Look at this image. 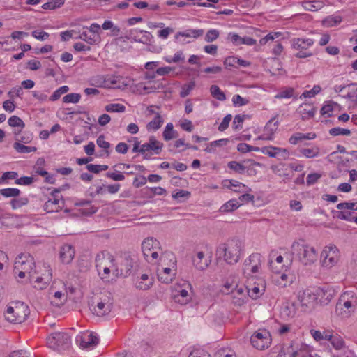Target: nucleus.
<instances>
[{
	"label": "nucleus",
	"mask_w": 357,
	"mask_h": 357,
	"mask_svg": "<svg viewBox=\"0 0 357 357\" xmlns=\"http://www.w3.org/2000/svg\"><path fill=\"white\" fill-rule=\"evenodd\" d=\"M291 252L296 255L298 261L303 266H311L318 258L317 250L303 239L294 242L291 245Z\"/></svg>",
	"instance_id": "1"
},
{
	"label": "nucleus",
	"mask_w": 357,
	"mask_h": 357,
	"mask_svg": "<svg viewBox=\"0 0 357 357\" xmlns=\"http://www.w3.org/2000/svg\"><path fill=\"white\" fill-rule=\"evenodd\" d=\"M113 303L114 301L112 294L105 291L91 298L89 303V308L93 314L98 317H105L111 312Z\"/></svg>",
	"instance_id": "2"
},
{
	"label": "nucleus",
	"mask_w": 357,
	"mask_h": 357,
	"mask_svg": "<svg viewBox=\"0 0 357 357\" xmlns=\"http://www.w3.org/2000/svg\"><path fill=\"white\" fill-rule=\"evenodd\" d=\"M357 308V293L346 291L340 296L335 307V312L342 318H349Z\"/></svg>",
	"instance_id": "3"
},
{
	"label": "nucleus",
	"mask_w": 357,
	"mask_h": 357,
	"mask_svg": "<svg viewBox=\"0 0 357 357\" xmlns=\"http://www.w3.org/2000/svg\"><path fill=\"white\" fill-rule=\"evenodd\" d=\"M247 33L251 36H247V53L252 55V52H259L261 47L269 41H273L275 37H278L280 33L278 32L270 33L265 37H261V32L255 30L253 27H247Z\"/></svg>",
	"instance_id": "4"
},
{
	"label": "nucleus",
	"mask_w": 357,
	"mask_h": 357,
	"mask_svg": "<svg viewBox=\"0 0 357 357\" xmlns=\"http://www.w3.org/2000/svg\"><path fill=\"white\" fill-rule=\"evenodd\" d=\"M163 144L151 136L149 139V142L143 144H140V142L136 139L133 144L132 152L140 153L143 155L144 160H149L152 155H158L161 153Z\"/></svg>",
	"instance_id": "5"
},
{
	"label": "nucleus",
	"mask_w": 357,
	"mask_h": 357,
	"mask_svg": "<svg viewBox=\"0 0 357 357\" xmlns=\"http://www.w3.org/2000/svg\"><path fill=\"white\" fill-rule=\"evenodd\" d=\"M240 254V245L236 241L228 244H220L215 252L218 259L224 258V260L229 264L236 263L239 259Z\"/></svg>",
	"instance_id": "6"
},
{
	"label": "nucleus",
	"mask_w": 357,
	"mask_h": 357,
	"mask_svg": "<svg viewBox=\"0 0 357 357\" xmlns=\"http://www.w3.org/2000/svg\"><path fill=\"white\" fill-rule=\"evenodd\" d=\"M29 314V309L27 305L22 302H15L8 306L5 317L6 319L14 324L24 322Z\"/></svg>",
	"instance_id": "7"
},
{
	"label": "nucleus",
	"mask_w": 357,
	"mask_h": 357,
	"mask_svg": "<svg viewBox=\"0 0 357 357\" xmlns=\"http://www.w3.org/2000/svg\"><path fill=\"white\" fill-rule=\"evenodd\" d=\"M247 282L250 285L247 287V295L252 299L257 300L264 294L266 283L262 277L247 276Z\"/></svg>",
	"instance_id": "8"
},
{
	"label": "nucleus",
	"mask_w": 357,
	"mask_h": 357,
	"mask_svg": "<svg viewBox=\"0 0 357 357\" xmlns=\"http://www.w3.org/2000/svg\"><path fill=\"white\" fill-rule=\"evenodd\" d=\"M251 345L256 349L263 351L268 349L272 343V337L266 330L255 331L250 337Z\"/></svg>",
	"instance_id": "9"
},
{
	"label": "nucleus",
	"mask_w": 357,
	"mask_h": 357,
	"mask_svg": "<svg viewBox=\"0 0 357 357\" xmlns=\"http://www.w3.org/2000/svg\"><path fill=\"white\" fill-rule=\"evenodd\" d=\"M70 338L65 333L58 332L51 334L47 339L48 347L58 351L65 350L69 347Z\"/></svg>",
	"instance_id": "10"
},
{
	"label": "nucleus",
	"mask_w": 357,
	"mask_h": 357,
	"mask_svg": "<svg viewBox=\"0 0 357 357\" xmlns=\"http://www.w3.org/2000/svg\"><path fill=\"white\" fill-rule=\"evenodd\" d=\"M14 265L15 269H22L26 271L32 282V280L34 278V274L36 273V271H33L35 262L32 256L28 253L21 254L15 259Z\"/></svg>",
	"instance_id": "11"
},
{
	"label": "nucleus",
	"mask_w": 357,
	"mask_h": 357,
	"mask_svg": "<svg viewBox=\"0 0 357 357\" xmlns=\"http://www.w3.org/2000/svg\"><path fill=\"white\" fill-rule=\"evenodd\" d=\"M291 46L298 52L295 54L297 58H307L312 56V53L308 51L309 47L313 45L314 41L310 38H294L291 40Z\"/></svg>",
	"instance_id": "12"
},
{
	"label": "nucleus",
	"mask_w": 357,
	"mask_h": 357,
	"mask_svg": "<svg viewBox=\"0 0 357 357\" xmlns=\"http://www.w3.org/2000/svg\"><path fill=\"white\" fill-rule=\"evenodd\" d=\"M321 259L323 266L332 267L339 259L338 250L335 245L325 247L321 253Z\"/></svg>",
	"instance_id": "13"
},
{
	"label": "nucleus",
	"mask_w": 357,
	"mask_h": 357,
	"mask_svg": "<svg viewBox=\"0 0 357 357\" xmlns=\"http://www.w3.org/2000/svg\"><path fill=\"white\" fill-rule=\"evenodd\" d=\"M64 187L65 186L54 189L51 192V195L54 197L53 199H50L44 204V210L47 213L57 212L63 208L64 202L57 198L56 196V193L60 192L61 190L64 189Z\"/></svg>",
	"instance_id": "14"
},
{
	"label": "nucleus",
	"mask_w": 357,
	"mask_h": 357,
	"mask_svg": "<svg viewBox=\"0 0 357 357\" xmlns=\"http://www.w3.org/2000/svg\"><path fill=\"white\" fill-rule=\"evenodd\" d=\"M279 121L278 120V115L271 119L264 128L263 134L259 137L261 139L272 140L273 135L278 128Z\"/></svg>",
	"instance_id": "15"
},
{
	"label": "nucleus",
	"mask_w": 357,
	"mask_h": 357,
	"mask_svg": "<svg viewBox=\"0 0 357 357\" xmlns=\"http://www.w3.org/2000/svg\"><path fill=\"white\" fill-rule=\"evenodd\" d=\"M44 268L45 273L42 276L36 277L33 282L34 288L37 289L42 290L45 289L52 278V273L50 266L44 265Z\"/></svg>",
	"instance_id": "16"
},
{
	"label": "nucleus",
	"mask_w": 357,
	"mask_h": 357,
	"mask_svg": "<svg viewBox=\"0 0 357 357\" xmlns=\"http://www.w3.org/2000/svg\"><path fill=\"white\" fill-rule=\"evenodd\" d=\"M298 299L303 306L310 307L315 303L317 297L311 289H307L299 294Z\"/></svg>",
	"instance_id": "17"
},
{
	"label": "nucleus",
	"mask_w": 357,
	"mask_h": 357,
	"mask_svg": "<svg viewBox=\"0 0 357 357\" xmlns=\"http://www.w3.org/2000/svg\"><path fill=\"white\" fill-rule=\"evenodd\" d=\"M75 249L70 245H64L60 250L59 257L63 264H70L75 257Z\"/></svg>",
	"instance_id": "18"
},
{
	"label": "nucleus",
	"mask_w": 357,
	"mask_h": 357,
	"mask_svg": "<svg viewBox=\"0 0 357 357\" xmlns=\"http://www.w3.org/2000/svg\"><path fill=\"white\" fill-rule=\"evenodd\" d=\"M261 255L259 253H252L250 255L247 267L250 268L252 273H258L261 269Z\"/></svg>",
	"instance_id": "19"
},
{
	"label": "nucleus",
	"mask_w": 357,
	"mask_h": 357,
	"mask_svg": "<svg viewBox=\"0 0 357 357\" xmlns=\"http://www.w3.org/2000/svg\"><path fill=\"white\" fill-rule=\"evenodd\" d=\"M173 298L176 303L184 305L188 303L191 298L188 294V290L185 288L179 287L178 289H176L174 294Z\"/></svg>",
	"instance_id": "20"
},
{
	"label": "nucleus",
	"mask_w": 357,
	"mask_h": 357,
	"mask_svg": "<svg viewBox=\"0 0 357 357\" xmlns=\"http://www.w3.org/2000/svg\"><path fill=\"white\" fill-rule=\"evenodd\" d=\"M98 343V338L92 333L85 334L81 337L80 347L83 349H90L96 346Z\"/></svg>",
	"instance_id": "21"
},
{
	"label": "nucleus",
	"mask_w": 357,
	"mask_h": 357,
	"mask_svg": "<svg viewBox=\"0 0 357 357\" xmlns=\"http://www.w3.org/2000/svg\"><path fill=\"white\" fill-rule=\"evenodd\" d=\"M159 242L153 238H146L142 243V250L144 257H149V253L158 246Z\"/></svg>",
	"instance_id": "22"
},
{
	"label": "nucleus",
	"mask_w": 357,
	"mask_h": 357,
	"mask_svg": "<svg viewBox=\"0 0 357 357\" xmlns=\"http://www.w3.org/2000/svg\"><path fill=\"white\" fill-rule=\"evenodd\" d=\"M132 267V259L130 257H126L120 265V273H119V269L116 270L117 272L116 275H119L122 277H127L130 274Z\"/></svg>",
	"instance_id": "23"
},
{
	"label": "nucleus",
	"mask_w": 357,
	"mask_h": 357,
	"mask_svg": "<svg viewBox=\"0 0 357 357\" xmlns=\"http://www.w3.org/2000/svg\"><path fill=\"white\" fill-rule=\"evenodd\" d=\"M303 120L312 118L315 113V109L310 104H302L297 109Z\"/></svg>",
	"instance_id": "24"
},
{
	"label": "nucleus",
	"mask_w": 357,
	"mask_h": 357,
	"mask_svg": "<svg viewBox=\"0 0 357 357\" xmlns=\"http://www.w3.org/2000/svg\"><path fill=\"white\" fill-rule=\"evenodd\" d=\"M204 257L203 252H199L196 257L193 258V264L199 270L206 269L211 263V259H204Z\"/></svg>",
	"instance_id": "25"
},
{
	"label": "nucleus",
	"mask_w": 357,
	"mask_h": 357,
	"mask_svg": "<svg viewBox=\"0 0 357 357\" xmlns=\"http://www.w3.org/2000/svg\"><path fill=\"white\" fill-rule=\"evenodd\" d=\"M232 302L234 305L238 306H242L244 304L245 296L244 294V290L243 287H238L236 286V289L232 290Z\"/></svg>",
	"instance_id": "26"
},
{
	"label": "nucleus",
	"mask_w": 357,
	"mask_h": 357,
	"mask_svg": "<svg viewBox=\"0 0 357 357\" xmlns=\"http://www.w3.org/2000/svg\"><path fill=\"white\" fill-rule=\"evenodd\" d=\"M261 151L264 154L268 155L269 157L271 158H276L278 154L281 152L284 154V158L288 155V151L287 149L271 146L262 147L261 149Z\"/></svg>",
	"instance_id": "27"
},
{
	"label": "nucleus",
	"mask_w": 357,
	"mask_h": 357,
	"mask_svg": "<svg viewBox=\"0 0 357 357\" xmlns=\"http://www.w3.org/2000/svg\"><path fill=\"white\" fill-rule=\"evenodd\" d=\"M174 275V273H172L170 268H164L158 273V278L162 282L168 284L172 281Z\"/></svg>",
	"instance_id": "28"
},
{
	"label": "nucleus",
	"mask_w": 357,
	"mask_h": 357,
	"mask_svg": "<svg viewBox=\"0 0 357 357\" xmlns=\"http://www.w3.org/2000/svg\"><path fill=\"white\" fill-rule=\"evenodd\" d=\"M302 6L305 10L314 12L322 8L324 3L321 1H310L303 2Z\"/></svg>",
	"instance_id": "29"
},
{
	"label": "nucleus",
	"mask_w": 357,
	"mask_h": 357,
	"mask_svg": "<svg viewBox=\"0 0 357 357\" xmlns=\"http://www.w3.org/2000/svg\"><path fill=\"white\" fill-rule=\"evenodd\" d=\"M333 216L340 219L347 220L349 222H354V212H351L347 210H337L333 211Z\"/></svg>",
	"instance_id": "30"
},
{
	"label": "nucleus",
	"mask_w": 357,
	"mask_h": 357,
	"mask_svg": "<svg viewBox=\"0 0 357 357\" xmlns=\"http://www.w3.org/2000/svg\"><path fill=\"white\" fill-rule=\"evenodd\" d=\"M224 64L226 68L234 67L237 68L239 66H245V61L235 56H228L225 59Z\"/></svg>",
	"instance_id": "31"
},
{
	"label": "nucleus",
	"mask_w": 357,
	"mask_h": 357,
	"mask_svg": "<svg viewBox=\"0 0 357 357\" xmlns=\"http://www.w3.org/2000/svg\"><path fill=\"white\" fill-rule=\"evenodd\" d=\"M281 314L284 317H293L296 314V308L294 303H285L282 307Z\"/></svg>",
	"instance_id": "32"
},
{
	"label": "nucleus",
	"mask_w": 357,
	"mask_h": 357,
	"mask_svg": "<svg viewBox=\"0 0 357 357\" xmlns=\"http://www.w3.org/2000/svg\"><path fill=\"white\" fill-rule=\"evenodd\" d=\"M261 168V165L258 162H255L252 160H247V174L249 176H255Z\"/></svg>",
	"instance_id": "33"
},
{
	"label": "nucleus",
	"mask_w": 357,
	"mask_h": 357,
	"mask_svg": "<svg viewBox=\"0 0 357 357\" xmlns=\"http://www.w3.org/2000/svg\"><path fill=\"white\" fill-rule=\"evenodd\" d=\"M96 143L98 146L100 148H102L104 150L102 151L100 155H103L104 154H106L107 156L109 155V149L110 148V144L105 140V136L103 135H100L97 140Z\"/></svg>",
	"instance_id": "34"
},
{
	"label": "nucleus",
	"mask_w": 357,
	"mask_h": 357,
	"mask_svg": "<svg viewBox=\"0 0 357 357\" xmlns=\"http://www.w3.org/2000/svg\"><path fill=\"white\" fill-rule=\"evenodd\" d=\"M239 206L240 204H238V201L235 199H231L226 202L225 204H223L220 207V211L224 213L231 212L237 209Z\"/></svg>",
	"instance_id": "35"
},
{
	"label": "nucleus",
	"mask_w": 357,
	"mask_h": 357,
	"mask_svg": "<svg viewBox=\"0 0 357 357\" xmlns=\"http://www.w3.org/2000/svg\"><path fill=\"white\" fill-rule=\"evenodd\" d=\"M163 123V120L162 119V116L159 113L156 114L155 117L153 120L151 121L147 125L146 128L148 130H156L159 129Z\"/></svg>",
	"instance_id": "36"
},
{
	"label": "nucleus",
	"mask_w": 357,
	"mask_h": 357,
	"mask_svg": "<svg viewBox=\"0 0 357 357\" xmlns=\"http://www.w3.org/2000/svg\"><path fill=\"white\" fill-rule=\"evenodd\" d=\"M342 22V17L339 15H331L323 20V24L327 27H331L339 24Z\"/></svg>",
	"instance_id": "37"
},
{
	"label": "nucleus",
	"mask_w": 357,
	"mask_h": 357,
	"mask_svg": "<svg viewBox=\"0 0 357 357\" xmlns=\"http://www.w3.org/2000/svg\"><path fill=\"white\" fill-rule=\"evenodd\" d=\"M13 148L16 150L17 152L20 153L35 152L37 150L36 147L35 146H26L24 144H22L19 142H15L13 144Z\"/></svg>",
	"instance_id": "38"
},
{
	"label": "nucleus",
	"mask_w": 357,
	"mask_h": 357,
	"mask_svg": "<svg viewBox=\"0 0 357 357\" xmlns=\"http://www.w3.org/2000/svg\"><path fill=\"white\" fill-rule=\"evenodd\" d=\"M102 28L104 30H111V34L113 36H117L120 33L119 27L115 26L110 20H105L102 25Z\"/></svg>",
	"instance_id": "39"
},
{
	"label": "nucleus",
	"mask_w": 357,
	"mask_h": 357,
	"mask_svg": "<svg viewBox=\"0 0 357 357\" xmlns=\"http://www.w3.org/2000/svg\"><path fill=\"white\" fill-rule=\"evenodd\" d=\"M175 131L174 130V126L172 123L167 124L165 130L163 131L162 136L165 140L169 141L173 138H175Z\"/></svg>",
	"instance_id": "40"
},
{
	"label": "nucleus",
	"mask_w": 357,
	"mask_h": 357,
	"mask_svg": "<svg viewBox=\"0 0 357 357\" xmlns=\"http://www.w3.org/2000/svg\"><path fill=\"white\" fill-rule=\"evenodd\" d=\"M227 139H221L219 140L212 142L207 147L204 149L206 153H212L214 151L216 146H222L227 144Z\"/></svg>",
	"instance_id": "41"
},
{
	"label": "nucleus",
	"mask_w": 357,
	"mask_h": 357,
	"mask_svg": "<svg viewBox=\"0 0 357 357\" xmlns=\"http://www.w3.org/2000/svg\"><path fill=\"white\" fill-rule=\"evenodd\" d=\"M301 153L307 158H312L317 156L319 153V149L318 147H313L312 149L303 148L300 149Z\"/></svg>",
	"instance_id": "42"
},
{
	"label": "nucleus",
	"mask_w": 357,
	"mask_h": 357,
	"mask_svg": "<svg viewBox=\"0 0 357 357\" xmlns=\"http://www.w3.org/2000/svg\"><path fill=\"white\" fill-rule=\"evenodd\" d=\"M211 95L216 99L223 101L226 99L225 93L217 85H212L210 88Z\"/></svg>",
	"instance_id": "43"
},
{
	"label": "nucleus",
	"mask_w": 357,
	"mask_h": 357,
	"mask_svg": "<svg viewBox=\"0 0 357 357\" xmlns=\"http://www.w3.org/2000/svg\"><path fill=\"white\" fill-rule=\"evenodd\" d=\"M20 191L17 188H5L0 190V195L5 197H16L19 196Z\"/></svg>",
	"instance_id": "44"
},
{
	"label": "nucleus",
	"mask_w": 357,
	"mask_h": 357,
	"mask_svg": "<svg viewBox=\"0 0 357 357\" xmlns=\"http://www.w3.org/2000/svg\"><path fill=\"white\" fill-rule=\"evenodd\" d=\"M78 38L86 41L89 44L93 45L98 43V38L91 34L89 35L86 32H82L79 33Z\"/></svg>",
	"instance_id": "45"
},
{
	"label": "nucleus",
	"mask_w": 357,
	"mask_h": 357,
	"mask_svg": "<svg viewBox=\"0 0 357 357\" xmlns=\"http://www.w3.org/2000/svg\"><path fill=\"white\" fill-rule=\"evenodd\" d=\"M338 210H347L351 212L357 211V202H342L337 205Z\"/></svg>",
	"instance_id": "46"
},
{
	"label": "nucleus",
	"mask_w": 357,
	"mask_h": 357,
	"mask_svg": "<svg viewBox=\"0 0 357 357\" xmlns=\"http://www.w3.org/2000/svg\"><path fill=\"white\" fill-rule=\"evenodd\" d=\"M8 123L11 127H18L23 129L25 127L24 121L17 116H12L8 119Z\"/></svg>",
	"instance_id": "47"
},
{
	"label": "nucleus",
	"mask_w": 357,
	"mask_h": 357,
	"mask_svg": "<svg viewBox=\"0 0 357 357\" xmlns=\"http://www.w3.org/2000/svg\"><path fill=\"white\" fill-rule=\"evenodd\" d=\"M227 38L235 45L245 44V38L239 36L235 33H229Z\"/></svg>",
	"instance_id": "48"
},
{
	"label": "nucleus",
	"mask_w": 357,
	"mask_h": 357,
	"mask_svg": "<svg viewBox=\"0 0 357 357\" xmlns=\"http://www.w3.org/2000/svg\"><path fill=\"white\" fill-rule=\"evenodd\" d=\"M329 134L333 136L337 135H349L351 130L346 128H342L340 127L333 128L329 130Z\"/></svg>",
	"instance_id": "49"
},
{
	"label": "nucleus",
	"mask_w": 357,
	"mask_h": 357,
	"mask_svg": "<svg viewBox=\"0 0 357 357\" xmlns=\"http://www.w3.org/2000/svg\"><path fill=\"white\" fill-rule=\"evenodd\" d=\"M81 98V96L79 93H69L66 95L63 98V101L66 103H77Z\"/></svg>",
	"instance_id": "50"
},
{
	"label": "nucleus",
	"mask_w": 357,
	"mask_h": 357,
	"mask_svg": "<svg viewBox=\"0 0 357 357\" xmlns=\"http://www.w3.org/2000/svg\"><path fill=\"white\" fill-rule=\"evenodd\" d=\"M140 33H143L144 35L142 38L137 40L135 37L134 38V40L138 43H142L143 44H150L151 39L153 38V36L150 32L146 31L139 30Z\"/></svg>",
	"instance_id": "51"
},
{
	"label": "nucleus",
	"mask_w": 357,
	"mask_h": 357,
	"mask_svg": "<svg viewBox=\"0 0 357 357\" xmlns=\"http://www.w3.org/2000/svg\"><path fill=\"white\" fill-rule=\"evenodd\" d=\"M321 87L319 85H315L314 87L309 91H305L301 96H300V98H312L317 93H319L321 91Z\"/></svg>",
	"instance_id": "52"
},
{
	"label": "nucleus",
	"mask_w": 357,
	"mask_h": 357,
	"mask_svg": "<svg viewBox=\"0 0 357 357\" xmlns=\"http://www.w3.org/2000/svg\"><path fill=\"white\" fill-rule=\"evenodd\" d=\"M68 90L69 88L67 86H63L60 87L53 93V94L50 96V100L51 101H55L58 100L62 94L68 92Z\"/></svg>",
	"instance_id": "53"
},
{
	"label": "nucleus",
	"mask_w": 357,
	"mask_h": 357,
	"mask_svg": "<svg viewBox=\"0 0 357 357\" xmlns=\"http://www.w3.org/2000/svg\"><path fill=\"white\" fill-rule=\"evenodd\" d=\"M126 109L125 106L121 104H109L106 105L105 110L109 112H123Z\"/></svg>",
	"instance_id": "54"
},
{
	"label": "nucleus",
	"mask_w": 357,
	"mask_h": 357,
	"mask_svg": "<svg viewBox=\"0 0 357 357\" xmlns=\"http://www.w3.org/2000/svg\"><path fill=\"white\" fill-rule=\"evenodd\" d=\"M219 37V31L216 29H210L205 36V40L208 43L215 40Z\"/></svg>",
	"instance_id": "55"
},
{
	"label": "nucleus",
	"mask_w": 357,
	"mask_h": 357,
	"mask_svg": "<svg viewBox=\"0 0 357 357\" xmlns=\"http://www.w3.org/2000/svg\"><path fill=\"white\" fill-rule=\"evenodd\" d=\"M89 31L92 36H95L98 38V43H100L101 40L100 36V26L97 23H93L89 28Z\"/></svg>",
	"instance_id": "56"
},
{
	"label": "nucleus",
	"mask_w": 357,
	"mask_h": 357,
	"mask_svg": "<svg viewBox=\"0 0 357 357\" xmlns=\"http://www.w3.org/2000/svg\"><path fill=\"white\" fill-rule=\"evenodd\" d=\"M321 175L319 173L310 174L307 176L306 183L307 185H312L317 182Z\"/></svg>",
	"instance_id": "57"
},
{
	"label": "nucleus",
	"mask_w": 357,
	"mask_h": 357,
	"mask_svg": "<svg viewBox=\"0 0 357 357\" xmlns=\"http://www.w3.org/2000/svg\"><path fill=\"white\" fill-rule=\"evenodd\" d=\"M331 342L335 349H341L344 345L343 340L339 336H334Z\"/></svg>",
	"instance_id": "58"
},
{
	"label": "nucleus",
	"mask_w": 357,
	"mask_h": 357,
	"mask_svg": "<svg viewBox=\"0 0 357 357\" xmlns=\"http://www.w3.org/2000/svg\"><path fill=\"white\" fill-rule=\"evenodd\" d=\"M31 34L33 37L41 41L45 40L49 38V33L45 31L35 30Z\"/></svg>",
	"instance_id": "59"
},
{
	"label": "nucleus",
	"mask_w": 357,
	"mask_h": 357,
	"mask_svg": "<svg viewBox=\"0 0 357 357\" xmlns=\"http://www.w3.org/2000/svg\"><path fill=\"white\" fill-rule=\"evenodd\" d=\"M228 167L231 169L234 170L236 172L242 173L244 171V166L238 163L236 161H231L228 163Z\"/></svg>",
	"instance_id": "60"
},
{
	"label": "nucleus",
	"mask_w": 357,
	"mask_h": 357,
	"mask_svg": "<svg viewBox=\"0 0 357 357\" xmlns=\"http://www.w3.org/2000/svg\"><path fill=\"white\" fill-rule=\"evenodd\" d=\"M15 182L18 185H29L33 182V178L31 176H22L16 179Z\"/></svg>",
	"instance_id": "61"
},
{
	"label": "nucleus",
	"mask_w": 357,
	"mask_h": 357,
	"mask_svg": "<svg viewBox=\"0 0 357 357\" xmlns=\"http://www.w3.org/2000/svg\"><path fill=\"white\" fill-rule=\"evenodd\" d=\"M194 86H195V83L194 82H190L188 84L184 85L182 87V90H181V91L180 93L181 97L185 98L187 96H188L190 92L191 91V90L194 88Z\"/></svg>",
	"instance_id": "62"
},
{
	"label": "nucleus",
	"mask_w": 357,
	"mask_h": 357,
	"mask_svg": "<svg viewBox=\"0 0 357 357\" xmlns=\"http://www.w3.org/2000/svg\"><path fill=\"white\" fill-rule=\"evenodd\" d=\"M232 116L231 114H227L226 116H225V118L223 119L222 121L221 122L218 127V130L220 131L225 130L228 128Z\"/></svg>",
	"instance_id": "63"
},
{
	"label": "nucleus",
	"mask_w": 357,
	"mask_h": 357,
	"mask_svg": "<svg viewBox=\"0 0 357 357\" xmlns=\"http://www.w3.org/2000/svg\"><path fill=\"white\" fill-rule=\"evenodd\" d=\"M343 96L344 98L348 99L357 98V87H351L349 89H347Z\"/></svg>",
	"instance_id": "64"
}]
</instances>
